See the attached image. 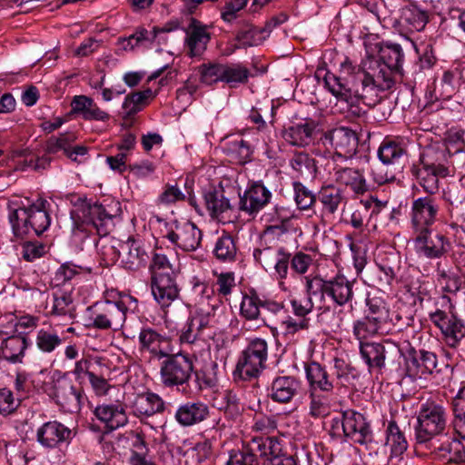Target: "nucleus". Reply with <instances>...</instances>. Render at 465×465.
Masks as SVG:
<instances>
[{"label": "nucleus", "mask_w": 465, "mask_h": 465, "mask_svg": "<svg viewBox=\"0 0 465 465\" xmlns=\"http://www.w3.org/2000/svg\"><path fill=\"white\" fill-rule=\"evenodd\" d=\"M191 320L197 330H203V331L205 329L214 326L216 322L215 310L214 308L210 311L198 310Z\"/></svg>", "instance_id": "338daca9"}, {"label": "nucleus", "mask_w": 465, "mask_h": 465, "mask_svg": "<svg viewBox=\"0 0 465 465\" xmlns=\"http://www.w3.org/2000/svg\"><path fill=\"white\" fill-rule=\"evenodd\" d=\"M452 404L455 416L454 430L461 438L465 439V386L460 390Z\"/></svg>", "instance_id": "49530a36"}, {"label": "nucleus", "mask_w": 465, "mask_h": 465, "mask_svg": "<svg viewBox=\"0 0 465 465\" xmlns=\"http://www.w3.org/2000/svg\"><path fill=\"white\" fill-rule=\"evenodd\" d=\"M223 82L234 86L237 84H244L248 81L250 72L241 64H223Z\"/></svg>", "instance_id": "de8ad7c7"}, {"label": "nucleus", "mask_w": 465, "mask_h": 465, "mask_svg": "<svg viewBox=\"0 0 465 465\" xmlns=\"http://www.w3.org/2000/svg\"><path fill=\"white\" fill-rule=\"evenodd\" d=\"M152 293L161 307L170 306L179 295L174 277L152 280Z\"/></svg>", "instance_id": "f704fd0d"}, {"label": "nucleus", "mask_w": 465, "mask_h": 465, "mask_svg": "<svg viewBox=\"0 0 465 465\" xmlns=\"http://www.w3.org/2000/svg\"><path fill=\"white\" fill-rule=\"evenodd\" d=\"M382 327L368 316L357 320L353 324V334L361 341L376 333H378Z\"/></svg>", "instance_id": "5fc2aeb1"}, {"label": "nucleus", "mask_w": 465, "mask_h": 465, "mask_svg": "<svg viewBox=\"0 0 465 465\" xmlns=\"http://www.w3.org/2000/svg\"><path fill=\"white\" fill-rule=\"evenodd\" d=\"M366 316L371 318L382 328L391 319L390 311L387 303L381 298L372 297L366 301Z\"/></svg>", "instance_id": "79ce46f5"}, {"label": "nucleus", "mask_w": 465, "mask_h": 465, "mask_svg": "<svg viewBox=\"0 0 465 465\" xmlns=\"http://www.w3.org/2000/svg\"><path fill=\"white\" fill-rule=\"evenodd\" d=\"M360 353L369 367L370 371L381 372L382 369L396 367L402 354V349L397 344L385 341L360 342Z\"/></svg>", "instance_id": "1a4fd4ad"}, {"label": "nucleus", "mask_w": 465, "mask_h": 465, "mask_svg": "<svg viewBox=\"0 0 465 465\" xmlns=\"http://www.w3.org/2000/svg\"><path fill=\"white\" fill-rule=\"evenodd\" d=\"M268 343L264 339L251 340L242 351L233 371L234 379L251 381L257 379L266 367Z\"/></svg>", "instance_id": "423d86ee"}, {"label": "nucleus", "mask_w": 465, "mask_h": 465, "mask_svg": "<svg viewBox=\"0 0 465 465\" xmlns=\"http://www.w3.org/2000/svg\"><path fill=\"white\" fill-rule=\"evenodd\" d=\"M412 174L416 177L419 184L423 188L427 196H433L439 191V178L441 174H438L436 171L426 167H413Z\"/></svg>", "instance_id": "ea45409f"}, {"label": "nucleus", "mask_w": 465, "mask_h": 465, "mask_svg": "<svg viewBox=\"0 0 465 465\" xmlns=\"http://www.w3.org/2000/svg\"><path fill=\"white\" fill-rule=\"evenodd\" d=\"M440 205L433 196H424L415 199L411 203V225L413 232H422L430 230L437 221Z\"/></svg>", "instance_id": "f8f14e48"}, {"label": "nucleus", "mask_w": 465, "mask_h": 465, "mask_svg": "<svg viewBox=\"0 0 465 465\" xmlns=\"http://www.w3.org/2000/svg\"><path fill=\"white\" fill-rule=\"evenodd\" d=\"M309 415L314 419L323 418L329 414L330 404L325 395L310 391Z\"/></svg>", "instance_id": "6e6d98bb"}, {"label": "nucleus", "mask_w": 465, "mask_h": 465, "mask_svg": "<svg viewBox=\"0 0 465 465\" xmlns=\"http://www.w3.org/2000/svg\"><path fill=\"white\" fill-rule=\"evenodd\" d=\"M201 83L212 85L223 82V64L208 63L203 64L198 68Z\"/></svg>", "instance_id": "3c124183"}, {"label": "nucleus", "mask_w": 465, "mask_h": 465, "mask_svg": "<svg viewBox=\"0 0 465 465\" xmlns=\"http://www.w3.org/2000/svg\"><path fill=\"white\" fill-rule=\"evenodd\" d=\"M378 156L384 164L402 165L407 160V152L401 144L385 141L379 148Z\"/></svg>", "instance_id": "4c0bfd02"}, {"label": "nucleus", "mask_w": 465, "mask_h": 465, "mask_svg": "<svg viewBox=\"0 0 465 465\" xmlns=\"http://www.w3.org/2000/svg\"><path fill=\"white\" fill-rule=\"evenodd\" d=\"M185 34L184 43L187 55L193 58L201 57L206 51L207 45L211 40V34L207 30V25L195 18H191L185 29Z\"/></svg>", "instance_id": "5701e85b"}, {"label": "nucleus", "mask_w": 465, "mask_h": 465, "mask_svg": "<svg viewBox=\"0 0 465 465\" xmlns=\"http://www.w3.org/2000/svg\"><path fill=\"white\" fill-rule=\"evenodd\" d=\"M353 368L347 363L343 359L335 358L333 360V373L332 377L335 379V382L338 387H343L350 380V376L353 377Z\"/></svg>", "instance_id": "0e129e2a"}, {"label": "nucleus", "mask_w": 465, "mask_h": 465, "mask_svg": "<svg viewBox=\"0 0 465 465\" xmlns=\"http://www.w3.org/2000/svg\"><path fill=\"white\" fill-rule=\"evenodd\" d=\"M153 96V91L150 88L126 95L123 103L124 118H129L140 112L147 104L148 99Z\"/></svg>", "instance_id": "a19ab883"}, {"label": "nucleus", "mask_w": 465, "mask_h": 465, "mask_svg": "<svg viewBox=\"0 0 465 465\" xmlns=\"http://www.w3.org/2000/svg\"><path fill=\"white\" fill-rule=\"evenodd\" d=\"M163 359L160 366L162 384L166 388L188 385L193 372V360L181 352H170Z\"/></svg>", "instance_id": "6e6552de"}, {"label": "nucleus", "mask_w": 465, "mask_h": 465, "mask_svg": "<svg viewBox=\"0 0 465 465\" xmlns=\"http://www.w3.org/2000/svg\"><path fill=\"white\" fill-rule=\"evenodd\" d=\"M163 237L181 250L193 252L200 246L202 232L191 222L174 221L167 224Z\"/></svg>", "instance_id": "9b49d317"}, {"label": "nucleus", "mask_w": 465, "mask_h": 465, "mask_svg": "<svg viewBox=\"0 0 465 465\" xmlns=\"http://www.w3.org/2000/svg\"><path fill=\"white\" fill-rule=\"evenodd\" d=\"M432 230L422 232H413L414 248L416 252L429 259H438L449 252L450 242L442 233L431 234Z\"/></svg>", "instance_id": "f3484780"}, {"label": "nucleus", "mask_w": 465, "mask_h": 465, "mask_svg": "<svg viewBox=\"0 0 465 465\" xmlns=\"http://www.w3.org/2000/svg\"><path fill=\"white\" fill-rule=\"evenodd\" d=\"M322 139L323 144L329 143L335 151L337 157L351 158L357 152L359 137L351 128L340 126L327 131Z\"/></svg>", "instance_id": "ddd939ff"}, {"label": "nucleus", "mask_w": 465, "mask_h": 465, "mask_svg": "<svg viewBox=\"0 0 465 465\" xmlns=\"http://www.w3.org/2000/svg\"><path fill=\"white\" fill-rule=\"evenodd\" d=\"M127 311L123 301H106L103 309L92 318L91 325L99 330L119 331L125 322Z\"/></svg>", "instance_id": "dca6fc26"}, {"label": "nucleus", "mask_w": 465, "mask_h": 465, "mask_svg": "<svg viewBox=\"0 0 465 465\" xmlns=\"http://www.w3.org/2000/svg\"><path fill=\"white\" fill-rule=\"evenodd\" d=\"M139 351L151 360H162L172 352L171 339L151 327H143L138 334Z\"/></svg>", "instance_id": "4468645a"}, {"label": "nucleus", "mask_w": 465, "mask_h": 465, "mask_svg": "<svg viewBox=\"0 0 465 465\" xmlns=\"http://www.w3.org/2000/svg\"><path fill=\"white\" fill-rule=\"evenodd\" d=\"M450 152L443 143H433L426 146L420 154V164L430 170L436 171L441 177L449 175Z\"/></svg>", "instance_id": "b1692460"}, {"label": "nucleus", "mask_w": 465, "mask_h": 465, "mask_svg": "<svg viewBox=\"0 0 465 465\" xmlns=\"http://www.w3.org/2000/svg\"><path fill=\"white\" fill-rule=\"evenodd\" d=\"M401 357L404 359L405 371L411 379H426L428 375L434 372L438 365L437 355L430 351L416 350L407 344L402 350Z\"/></svg>", "instance_id": "9d476101"}, {"label": "nucleus", "mask_w": 465, "mask_h": 465, "mask_svg": "<svg viewBox=\"0 0 465 465\" xmlns=\"http://www.w3.org/2000/svg\"><path fill=\"white\" fill-rule=\"evenodd\" d=\"M333 171L335 181L350 187L354 193L363 194L369 190L365 177L360 170L350 167H334Z\"/></svg>", "instance_id": "7c9ffc66"}, {"label": "nucleus", "mask_w": 465, "mask_h": 465, "mask_svg": "<svg viewBox=\"0 0 465 465\" xmlns=\"http://www.w3.org/2000/svg\"><path fill=\"white\" fill-rule=\"evenodd\" d=\"M262 31L252 25L242 26L235 35L234 49L247 48L262 43Z\"/></svg>", "instance_id": "37998d69"}, {"label": "nucleus", "mask_w": 465, "mask_h": 465, "mask_svg": "<svg viewBox=\"0 0 465 465\" xmlns=\"http://www.w3.org/2000/svg\"><path fill=\"white\" fill-rule=\"evenodd\" d=\"M436 453L447 462L458 464L465 461V447L459 440L454 438L438 447Z\"/></svg>", "instance_id": "58836bf2"}, {"label": "nucleus", "mask_w": 465, "mask_h": 465, "mask_svg": "<svg viewBox=\"0 0 465 465\" xmlns=\"http://www.w3.org/2000/svg\"><path fill=\"white\" fill-rule=\"evenodd\" d=\"M119 247L118 255L125 270L136 272L147 265L149 255L140 241L130 237L120 243Z\"/></svg>", "instance_id": "412c9836"}, {"label": "nucleus", "mask_w": 465, "mask_h": 465, "mask_svg": "<svg viewBox=\"0 0 465 465\" xmlns=\"http://www.w3.org/2000/svg\"><path fill=\"white\" fill-rule=\"evenodd\" d=\"M428 21V13L416 5L411 4L401 8L400 23L411 32L421 31Z\"/></svg>", "instance_id": "e433bc0d"}, {"label": "nucleus", "mask_w": 465, "mask_h": 465, "mask_svg": "<svg viewBox=\"0 0 465 465\" xmlns=\"http://www.w3.org/2000/svg\"><path fill=\"white\" fill-rule=\"evenodd\" d=\"M251 451H258L263 465H303L297 452L289 453L277 437L254 436L250 440Z\"/></svg>", "instance_id": "0eeeda50"}, {"label": "nucleus", "mask_w": 465, "mask_h": 465, "mask_svg": "<svg viewBox=\"0 0 465 465\" xmlns=\"http://www.w3.org/2000/svg\"><path fill=\"white\" fill-rule=\"evenodd\" d=\"M402 60L401 45L386 43L380 49L379 58L368 57L360 64L346 58L341 63L339 74L326 73L324 84L340 101L353 104L355 100H361L371 106L379 101L381 92L394 85Z\"/></svg>", "instance_id": "f257e3e1"}, {"label": "nucleus", "mask_w": 465, "mask_h": 465, "mask_svg": "<svg viewBox=\"0 0 465 465\" xmlns=\"http://www.w3.org/2000/svg\"><path fill=\"white\" fill-rule=\"evenodd\" d=\"M51 312L57 316H69L71 319L74 318V307L73 305L72 296L66 292L54 293Z\"/></svg>", "instance_id": "603ef678"}, {"label": "nucleus", "mask_w": 465, "mask_h": 465, "mask_svg": "<svg viewBox=\"0 0 465 465\" xmlns=\"http://www.w3.org/2000/svg\"><path fill=\"white\" fill-rule=\"evenodd\" d=\"M27 346L28 343L25 336H9L2 341L0 358L13 364L22 363Z\"/></svg>", "instance_id": "2f4dec72"}, {"label": "nucleus", "mask_w": 465, "mask_h": 465, "mask_svg": "<svg viewBox=\"0 0 465 465\" xmlns=\"http://www.w3.org/2000/svg\"><path fill=\"white\" fill-rule=\"evenodd\" d=\"M184 197V193L176 184H166L163 191L157 198V203L161 205H170L183 200Z\"/></svg>", "instance_id": "69168bd1"}, {"label": "nucleus", "mask_w": 465, "mask_h": 465, "mask_svg": "<svg viewBox=\"0 0 465 465\" xmlns=\"http://www.w3.org/2000/svg\"><path fill=\"white\" fill-rule=\"evenodd\" d=\"M258 456V451H251L250 440H248L242 450L232 451L230 454L226 465H260Z\"/></svg>", "instance_id": "4d7b16f0"}, {"label": "nucleus", "mask_w": 465, "mask_h": 465, "mask_svg": "<svg viewBox=\"0 0 465 465\" xmlns=\"http://www.w3.org/2000/svg\"><path fill=\"white\" fill-rule=\"evenodd\" d=\"M319 202L322 205V216H333L341 206L347 203L343 191L335 186H327L321 189L318 194Z\"/></svg>", "instance_id": "473e14b6"}, {"label": "nucleus", "mask_w": 465, "mask_h": 465, "mask_svg": "<svg viewBox=\"0 0 465 465\" xmlns=\"http://www.w3.org/2000/svg\"><path fill=\"white\" fill-rule=\"evenodd\" d=\"M261 307L262 301L256 294L244 295L241 302L240 312L246 320H256L260 315Z\"/></svg>", "instance_id": "680f3d73"}, {"label": "nucleus", "mask_w": 465, "mask_h": 465, "mask_svg": "<svg viewBox=\"0 0 465 465\" xmlns=\"http://www.w3.org/2000/svg\"><path fill=\"white\" fill-rule=\"evenodd\" d=\"M302 390V383L292 375H278L274 377L268 388V396L280 404L290 403Z\"/></svg>", "instance_id": "4be33fe9"}, {"label": "nucleus", "mask_w": 465, "mask_h": 465, "mask_svg": "<svg viewBox=\"0 0 465 465\" xmlns=\"http://www.w3.org/2000/svg\"><path fill=\"white\" fill-rule=\"evenodd\" d=\"M54 390V401L64 411L69 413L80 411L84 401L83 389L80 386H74L67 379H61L55 382Z\"/></svg>", "instance_id": "aec40b11"}, {"label": "nucleus", "mask_w": 465, "mask_h": 465, "mask_svg": "<svg viewBox=\"0 0 465 465\" xmlns=\"http://www.w3.org/2000/svg\"><path fill=\"white\" fill-rule=\"evenodd\" d=\"M272 193L262 183H254L240 196V209L249 214H255L270 202Z\"/></svg>", "instance_id": "a878e982"}, {"label": "nucleus", "mask_w": 465, "mask_h": 465, "mask_svg": "<svg viewBox=\"0 0 465 465\" xmlns=\"http://www.w3.org/2000/svg\"><path fill=\"white\" fill-rule=\"evenodd\" d=\"M293 170L305 175H313L316 172L315 161L305 153H298L290 161Z\"/></svg>", "instance_id": "052dcab7"}, {"label": "nucleus", "mask_w": 465, "mask_h": 465, "mask_svg": "<svg viewBox=\"0 0 465 465\" xmlns=\"http://www.w3.org/2000/svg\"><path fill=\"white\" fill-rule=\"evenodd\" d=\"M342 434L360 445H365L372 440L370 423L363 414L353 410L343 411Z\"/></svg>", "instance_id": "a211bd4d"}, {"label": "nucleus", "mask_w": 465, "mask_h": 465, "mask_svg": "<svg viewBox=\"0 0 465 465\" xmlns=\"http://www.w3.org/2000/svg\"><path fill=\"white\" fill-rule=\"evenodd\" d=\"M46 200L39 199L28 207L17 206L12 208L9 205V222L16 237L23 238L30 233L41 235L45 232L51 223L49 213L46 209Z\"/></svg>", "instance_id": "f03ea898"}, {"label": "nucleus", "mask_w": 465, "mask_h": 465, "mask_svg": "<svg viewBox=\"0 0 465 465\" xmlns=\"http://www.w3.org/2000/svg\"><path fill=\"white\" fill-rule=\"evenodd\" d=\"M316 128L315 122L307 119L286 127L282 132V137L293 146L305 147L312 142Z\"/></svg>", "instance_id": "cd10ccee"}, {"label": "nucleus", "mask_w": 465, "mask_h": 465, "mask_svg": "<svg viewBox=\"0 0 465 465\" xmlns=\"http://www.w3.org/2000/svg\"><path fill=\"white\" fill-rule=\"evenodd\" d=\"M447 424L448 413L441 404L434 401L421 403L415 426L417 442L423 444L436 436L446 434Z\"/></svg>", "instance_id": "20e7f679"}, {"label": "nucleus", "mask_w": 465, "mask_h": 465, "mask_svg": "<svg viewBox=\"0 0 465 465\" xmlns=\"http://www.w3.org/2000/svg\"><path fill=\"white\" fill-rule=\"evenodd\" d=\"M353 284V281L341 273H337L330 279L315 276L306 278V292L310 296L319 295L321 300L327 296L336 305L343 306L351 302L354 297Z\"/></svg>", "instance_id": "7ed1b4c3"}, {"label": "nucleus", "mask_w": 465, "mask_h": 465, "mask_svg": "<svg viewBox=\"0 0 465 465\" xmlns=\"http://www.w3.org/2000/svg\"><path fill=\"white\" fill-rule=\"evenodd\" d=\"M386 446L390 449L388 458L389 463L394 458H401L408 450V441L404 431L399 427L395 420L389 421L386 428Z\"/></svg>", "instance_id": "72a5a7b5"}, {"label": "nucleus", "mask_w": 465, "mask_h": 465, "mask_svg": "<svg viewBox=\"0 0 465 465\" xmlns=\"http://www.w3.org/2000/svg\"><path fill=\"white\" fill-rule=\"evenodd\" d=\"M224 151L238 163H245L250 160L252 151L246 141L242 138H234L225 143Z\"/></svg>", "instance_id": "c03bdc74"}, {"label": "nucleus", "mask_w": 465, "mask_h": 465, "mask_svg": "<svg viewBox=\"0 0 465 465\" xmlns=\"http://www.w3.org/2000/svg\"><path fill=\"white\" fill-rule=\"evenodd\" d=\"M252 256L266 271L273 269L279 278H286L292 255L283 248H256Z\"/></svg>", "instance_id": "6ab92c4d"}, {"label": "nucleus", "mask_w": 465, "mask_h": 465, "mask_svg": "<svg viewBox=\"0 0 465 465\" xmlns=\"http://www.w3.org/2000/svg\"><path fill=\"white\" fill-rule=\"evenodd\" d=\"M71 217L75 229L82 232L95 229L100 236L107 235L114 227V215L106 212L102 204H91L84 200L75 203Z\"/></svg>", "instance_id": "39448f33"}, {"label": "nucleus", "mask_w": 465, "mask_h": 465, "mask_svg": "<svg viewBox=\"0 0 465 465\" xmlns=\"http://www.w3.org/2000/svg\"><path fill=\"white\" fill-rule=\"evenodd\" d=\"M213 253L220 261H233L237 253V247L233 238L229 234H224L218 238L214 246Z\"/></svg>", "instance_id": "a18cd8bd"}, {"label": "nucleus", "mask_w": 465, "mask_h": 465, "mask_svg": "<svg viewBox=\"0 0 465 465\" xmlns=\"http://www.w3.org/2000/svg\"><path fill=\"white\" fill-rule=\"evenodd\" d=\"M165 410L164 401L156 393L145 392L137 395L134 403L133 411L135 416L151 417L162 413Z\"/></svg>", "instance_id": "c756f323"}, {"label": "nucleus", "mask_w": 465, "mask_h": 465, "mask_svg": "<svg viewBox=\"0 0 465 465\" xmlns=\"http://www.w3.org/2000/svg\"><path fill=\"white\" fill-rule=\"evenodd\" d=\"M76 139L74 134L73 133H64L61 134L59 136H51L45 144V152L49 154L56 153L59 151H64L66 154L68 152V148Z\"/></svg>", "instance_id": "13d9d810"}, {"label": "nucleus", "mask_w": 465, "mask_h": 465, "mask_svg": "<svg viewBox=\"0 0 465 465\" xmlns=\"http://www.w3.org/2000/svg\"><path fill=\"white\" fill-rule=\"evenodd\" d=\"M152 280L174 277V269L166 255L155 253L150 265Z\"/></svg>", "instance_id": "09e8293b"}, {"label": "nucleus", "mask_w": 465, "mask_h": 465, "mask_svg": "<svg viewBox=\"0 0 465 465\" xmlns=\"http://www.w3.org/2000/svg\"><path fill=\"white\" fill-rule=\"evenodd\" d=\"M399 331L411 326L413 322V314L411 309L404 310L401 306L391 315L389 320Z\"/></svg>", "instance_id": "774afa93"}, {"label": "nucleus", "mask_w": 465, "mask_h": 465, "mask_svg": "<svg viewBox=\"0 0 465 465\" xmlns=\"http://www.w3.org/2000/svg\"><path fill=\"white\" fill-rule=\"evenodd\" d=\"M203 197L212 217L218 218L232 209L230 200L226 197L225 191L222 186L210 187L205 191Z\"/></svg>", "instance_id": "c9c22d12"}, {"label": "nucleus", "mask_w": 465, "mask_h": 465, "mask_svg": "<svg viewBox=\"0 0 465 465\" xmlns=\"http://www.w3.org/2000/svg\"><path fill=\"white\" fill-rule=\"evenodd\" d=\"M304 369L310 391H314L315 392L321 391L329 394L339 389L334 377L319 362L311 361L305 365Z\"/></svg>", "instance_id": "393cba45"}, {"label": "nucleus", "mask_w": 465, "mask_h": 465, "mask_svg": "<svg viewBox=\"0 0 465 465\" xmlns=\"http://www.w3.org/2000/svg\"><path fill=\"white\" fill-rule=\"evenodd\" d=\"M210 414L207 404L201 401H186L178 406L174 419L183 427H191L205 420Z\"/></svg>", "instance_id": "bb28decb"}, {"label": "nucleus", "mask_w": 465, "mask_h": 465, "mask_svg": "<svg viewBox=\"0 0 465 465\" xmlns=\"http://www.w3.org/2000/svg\"><path fill=\"white\" fill-rule=\"evenodd\" d=\"M294 201L300 211H310L316 203L315 194L301 182L292 183Z\"/></svg>", "instance_id": "8fccbe9b"}, {"label": "nucleus", "mask_w": 465, "mask_h": 465, "mask_svg": "<svg viewBox=\"0 0 465 465\" xmlns=\"http://www.w3.org/2000/svg\"><path fill=\"white\" fill-rule=\"evenodd\" d=\"M63 342V339L55 332L44 329L37 331L35 343L37 348L45 353H51Z\"/></svg>", "instance_id": "864d4df0"}, {"label": "nucleus", "mask_w": 465, "mask_h": 465, "mask_svg": "<svg viewBox=\"0 0 465 465\" xmlns=\"http://www.w3.org/2000/svg\"><path fill=\"white\" fill-rule=\"evenodd\" d=\"M94 414L109 430H117L128 422L125 408L121 403L98 405L94 410Z\"/></svg>", "instance_id": "c85d7f7f"}, {"label": "nucleus", "mask_w": 465, "mask_h": 465, "mask_svg": "<svg viewBox=\"0 0 465 465\" xmlns=\"http://www.w3.org/2000/svg\"><path fill=\"white\" fill-rule=\"evenodd\" d=\"M449 330L445 331L443 336L450 347L455 348L459 342L465 337V325L461 320L453 315L450 318Z\"/></svg>", "instance_id": "bf43d9fd"}, {"label": "nucleus", "mask_w": 465, "mask_h": 465, "mask_svg": "<svg viewBox=\"0 0 465 465\" xmlns=\"http://www.w3.org/2000/svg\"><path fill=\"white\" fill-rule=\"evenodd\" d=\"M74 436V431L58 420L43 423L35 432L36 441L45 450H54L64 443H69Z\"/></svg>", "instance_id": "2eb2a0df"}, {"label": "nucleus", "mask_w": 465, "mask_h": 465, "mask_svg": "<svg viewBox=\"0 0 465 465\" xmlns=\"http://www.w3.org/2000/svg\"><path fill=\"white\" fill-rule=\"evenodd\" d=\"M444 201L449 204L451 215L459 217L465 212V196L459 191L448 190L443 193Z\"/></svg>", "instance_id": "e2e57ef3"}]
</instances>
